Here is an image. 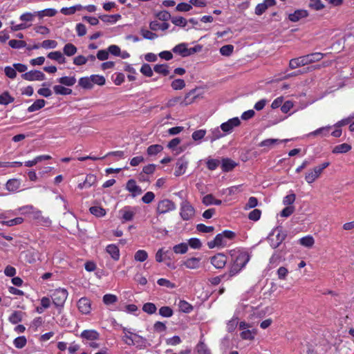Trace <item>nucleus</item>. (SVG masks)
<instances>
[{
	"instance_id": "nucleus-1",
	"label": "nucleus",
	"mask_w": 354,
	"mask_h": 354,
	"mask_svg": "<svg viewBox=\"0 0 354 354\" xmlns=\"http://www.w3.org/2000/svg\"><path fill=\"white\" fill-rule=\"evenodd\" d=\"M230 254L233 261L229 271L230 277L239 273L248 263L250 256L248 252L242 250H232Z\"/></svg>"
},
{
	"instance_id": "nucleus-2",
	"label": "nucleus",
	"mask_w": 354,
	"mask_h": 354,
	"mask_svg": "<svg viewBox=\"0 0 354 354\" xmlns=\"http://www.w3.org/2000/svg\"><path fill=\"white\" fill-rule=\"evenodd\" d=\"M324 57V54L321 53H313L306 55L301 56L290 60L289 67L291 69H295L300 66H304L315 62L321 60Z\"/></svg>"
},
{
	"instance_id": "nucleus-3",
	"label": "nucleus",
	"mask_w": 354,
	"mask_h": 354,
	"mask_svg": "<svg viewBox=\"0 0 354 354\" xmlns=\"http://www.w3.org/2000/svg\"><path fill=\"white\" fill-rule=\"evenodd\" d=\"M180 215L183 221H189L195 215V209L187 200L180 203Z\"/></svg>"
},
{
	"instance_id": "nucleus-4",
	"label": "nucleus",
	"mask_w": 354,
	"mask_h": 354,
	"mask_svg": "<svg viewBox=\"0 0 354 354\" xmlns=\"http://www.w3.org/2000/svg\"><path fill=\"white\" fill-rule=\"evenodd\" d=\"M136 214V207L125 206L118 211V218L122 223L131 221Z\"/></svg>"
},
{
	"instance_id": "nucleus-5",
	"label": "nucleus",
	"mask_w": 354,
	"mask_h": 354,
	"mask_svg": "<svg viewBox=\"0 0 354 354\" xmlns=\"http://www.w3.org/2000/svg\"><path fill=\"white\" fill-rule=\"evenodd\" d=\"M68 296V292L65 289H56L51 295L53 304L56 307H62Z\"/></svg>"
},
{
	"instance_id": "nucleus-6",
	"label": "nucleus",
	"mask_w": 354,
	"mask_h": 354,
	"mask_svg": "<svg viewBox=\"0 0 354 354\" xmlns=\"http://www.w3.org/2000/svg\"><path fill=\"white\" fill-rule=\"evenodd\" d=\"M176 208V204L173 201L169 199H164L158 202L156 212L158 214H162L174 210Z\"/></svg>"
},
{
	"instance_id": "nucleus-7",
	"label": "nucleus",
	"mask_w": 354,
	"mask_h": 354,
	"mask_svg": "<svg viewBox=\"0 0 354 354\" xmlns=\"http://www.w3.org/2000/svg\"><path fill=\"white\" fill-rule=\"evenodd\" d=\"M21 78L27 81H42L46 79L44 73L37 70H32L21 75Z\"/></svg>"
},
{
	"instance_id": "nucleus-8",
	"label": "nucleus",
	"mask_w": 354,
	"mask_h": 354,
	"mask_svg": "<svg viewBox=\"0 0 354 354\" xmlns=\"http://www.w3.org/2000/svg\"><path fill=\"white\" fill-rule=\"evenodd\" d=\"M227 257L223 253H218L210 258V263L216 269L223 268L227 263Z\"/></svg>"
},
{
	"instance_id": "nucleus-9",
	"label": "nucleus",
	"mask_w": 354,
	"mask_h": 354,
	"mask_svg": "<svg viewBox=\"0 0 354 354\" xmlns=\"http://www.w3.org/2000/svg\"><path fill=\"white\" fill-rule=\"evenodd\" d=\"M286 234L283 232H279L275 237L273 236V234L271 233L268 235L267 239L270 243V246L273 249L277 248L282 242L286 239Z\"/></svg>"
},
{
	"instance_id": "nucleus-10",
	"label": "nucleus",
	"mask_w": 354,
	"mask_h": 354,
	"mask_svg": "<svg viewBox=\"0 0 354 354\" xmlns=\"http://www.w3.org/2000/svg\"><path fill=\"white\" fill-rule=\"evenodd\" d=\"M240 123L241 122L239 118H233L221 124V129L225 134L230 133L234 127L239 126Z\"/></svg>"
},
{
	"instance_id": "nucleus-11",
	"label": "nucleus",
	"mask_w": 354,
	"mask_h": 354,
	"mask_svg": "<svg viewBox=\"0 0 354 354\" xmlns=\"http://www.w3.org/2000/svg\"><path fill=\"white\" fill-rule=\"evenodd\" d=\"M134 339L129 337L130 342H127L128 345H136L139 348H145L147 347V339L137 334H134Z\"/></svg>"
},
{
	"instance_id": "nucleus-12",
	"label": "nucleus",
	"mask_w": 354,
	"mask_h": 354,
	"mask_svg": "<svg viewBox=\"0 0 354 354\" xmlns=\"http://www.w3.org/2000/svg\"><path fill=\"white\" fill-rule=\"evenodd\" d=\"M227 244V241L222 235L221 233L218 234L214 240L207 242V246L209 248L212 249L216 247H223Z\"/></svg>"
},
{
	"instance_id": "nucleus-13",
	"label": "nucleus",
	"mask_w": 354,
	"mask_h": 354,
	"mask_svg": "<svg viewBox=\"0 0 354 354\" xmlns=\"http://www.w3.org/2000/svg\"><path fill=\"white\" fill-rule=\"evenodd\" d=\"M127 189L131 193L133 197L138 196L142 193V189L136 185L134 180L130 179L127 183Z\"/></svg>"
},
{
	"instance_id": "nucleus-14",
	"label": "nucleus",
	"mask_w": 354,
	"mask_h": 354,
	"mask_svg": "<svg viewBox=\"0 0 354 354\" xmlns=\"http://www.w3.org/2000/svg\"><path fill=\"white\" fill-rule=\"evenodd\" d=\"M78 309L83 314H88L91 311V303L86 297L81 298L77 302Z\"/></svg>"
},
{
	"instance_id": "nucleus-15",
	"label": "nucleus",
	"mask_w": 354,
	"mask_h": 354,
	"mask_svg": "<svg viewBox=\"0 0 354 354\" xmlns=\"http://www.w3.org/2000/svg\"><path fill=\"white\" fill-rule=\"evenodd\" d=\"M308 13L306 10H297L293 13L288 15V19L292 22H297L301 19L308 17Z\"/></svg>"
},
{
	"instance_id": "nucleus-16",
	"label": "nucleus",
	"mask_w": 354,
	"mask_h": 354,
	"mask_svg": "<svg viewBox=\"0 0 354 354\" xmlns=\"http://www.w3.org/2000/svg\"><path fill=\"white\" fill-rule=\"evenodd\" d=\"M188 162L183 158L178 160L176 165L175 176H179L185 172Z\"/></svg>"
},
{
	"instance_id": "nucleus-17",
	"label": "nucleus",
	"mask_w": 354,
	"mask_h": 354,
	"mask_svg": "<svg viewBox=\"0 0 354 354\" xmlns=\"http://www.w3.org/2000/svg\"><path fill=\"white\" fill-rule=\"evenodd\" d=\"M99 337V333L95 330H84L80 334V337L90 341L98 339Z\"/></svg>"
},
{
	"instance_id": "nucleus-18",
	"label": "nucleus",
	"mask_w": 354,
	"mask_h": 354,
	"mask_svg": "<svg viewBox=\"0 0 354 354\" xmlns=\"http://www.w3.org/2000/svg\"><path fill=\"white\" fill-rule=\"evenodd\" d=\"M288 139L285 140H279V139H274V138H270L263 140L259 143V147H266L268 149H271L275 145H279L282 142H288Z\"/></svg>"
},
{
	"instance_id": "nucleus-19",
	"label": "nucleus",
	"mask_w": 354,
	"mask_h": 354,
	"mask_svg": "<svg viewBox=\"0 0 354 354\" xmlns=\"http://www.w3.org/2000/svg\"><path fill=\"white\" fill-rule=\"evenodd\" d=\"M201 258L191 257L183 262V265L189 269H197L200 266Z\"/></svg>"
},
{
	"instance_id": "nucleus-20",
	"label": "nucleus",
	"mask_w": 354,
	"mask_h": 354,
	"mask_svg": "<svg viewBox=\"0 0 354 354\" xmlns=\"http://www.w3.org/2000/svg\"><path fill=\"white\" fill-rule=\"evenodd\" d=\"M236 166V163L230 158H223L222 160L221 169L225 172L232 170Z\"/></svg>"
},
{
	"instance_id": "nucleus-21",
	"label": "nucleus",
	"mask_w": 354,
	"mask_h": 354,
	"mask_svg": "<svg viewBox=\"0 0 354 354\" xmlns=\"http://www.w3.org/2000/svg\"><path fill=\"white\" fill-rule=\"evenodd\" d=\"M172 51L180 55L182 57H187V44L181 43L174 47Z\"/></svg>"
},
{
	"instance_id": "nucleus-22",
	"label": "nucleus",
	"mask_w": 354,
	"mask_h": 354,
	"mask_svg": "<svg viewBox=\"0 0 354 354\" xmlns=\"http://www.w3.org/2000/svg\"><path fill=\"white\" fill-rule=\"evenodd\" d=\"M46 104V101L44 99L36 100L34 103L30 105L27 111L29 113H32L42 109Z\"/></svg>"
},
{
	"instance_id": "nucleus-23",
	"label": "nucleus",
	"mask_w": 354,
	"mask_h": 354,
	"mask_svg": "<svg viewBox=\"0 0 354 354\" xmlns=\"http://www.w3.org/2000/svg\"><path fill=\"white\" fill-rule=\"evenodd\" d=\"M47 57L57 61L59 64H64L66 62V58L60 51L50 52L48 54Z\"/></svg>"
},
{
	"instance_id": "nucleus-24",
	"label": "nucleus",
	"mask_w": 354,
	"mask_h": 354,
	"mask_svg": "<svg viewBox=\"0 0 354 354\" xmlns=\"http://www.w3.org/2000/svg\"><path fill=\"white\" fill-rule=\"evenodd\" d=\"M351 149V146L347 143H343L335 146L332 152L333 153H344L349 151Z\"/></svg>"
},
{
	"instance_id": "nucleus-25",
	"label": "nucleus",
	"mask_w": 354,
	"mask_h": 354,
	"mask_svg": "<svg viewBox=\"0 0 354 354\" xmlns=\"http://www.w3.org/2000/svg\"><path fill=\"white\" fill-rule=\"evenodd\" d=\"M169 27V24L167 22H164L162 24H159L157 21H151L149 24V28L151 30L156 31L158 29H160L162 30H165L168 29Z\"/></svg>"
},
{
	"instance_id": "nucleus-26",
	"label": "nucleus",
	"mask_w": 354,
	"mask_h": 354,
	"mask_svg": "<svg viewBox=\"0 0 354 354\" xmlns=\"http://www.w3.org/2000/svg\"><path fill=\"white\" fill-rule=\"evenodd\" d=\"M89 212L91 214H92L96 217L104 216L106 213V210L104 208L97 205L91 207L89 208Z\"/></svg>"
},
{
	"instance_id": "nucleus-27",
	"label": "nucleus",
	"mask_w": 354,
	"mask_h": 354,
	"mask_svg": "<svg viewBox=\"0 0 354 354\" xmlns=\"http://www.w3.org/2000/svg\"><path fill=\"white\" fill-rule=\"evenodd\" d=\"M57 82L62 85H65L66 86H72L76 82V79L75 77H68L64 76L57 79Z\"/></svg>"
},
{
	"instance_id": "nucleus-28",
	"label": "nucleus",
	"mask_w": 354,
	"mask_h": 354,
	"mask_svg": "<svg viewBox=\"0 0 354 354\" xmlns=\"http://www.w3.org/2000/svg\"><path fill=\"white\" fill-rule=\"evenodd\" d=\"M299 243L306 248H312L315 243V240L312 236H306L299 240Z\"/></svg>"
},
{
	"instance_id": "nucleus-29",
	"label": "nucleus",
	"mask_w": 354,
	"mask_h": 354,
	"mask_svg": "<svg viewBox=\"0 0 354 354\" xmlns=\"http://www.w3.org/2000/svg\"><path fill=\"white\" fill-rule=\"evenodd\" d=\"M57 10L54 8H46L41 11L35 12L39 18H42L44 16L53 17L57 14Z\"/></svg>"
},
{
	"instance_id": "nucleus-30",
	"label": "nucleus",
	"mask_w": 354,
	"mask_h": 354,
	"mask_svg": "<svg viewBox=\"0 0 354 354\" xmlns=\"http://www.w3.org/2000/svg\"><path fill=\"white\" fill-rule=\"evenodd\" d=\"M53 90L57 95H66L72 93V90L71 88H66L62 85L54 86Z\"/></svg>"
},
{
	"instance_id": "nucleus-31",
	"label": "nucleus",
	"mask_w": 354,
	"mask_h": 354,
	"mask_svg": "<svg viewBox=\"0 0 354 354\" xmlns=\"http://www.w3.org/2000/svg\"><path fill=\"white\" fill-rule=\"evenodd\" d=\"M15 98L12 97L8 91L3 92L0 95V104L8 105L14 102Z\"/></svg>"
},
{
	"instance_id": "nucleus-32",
	"label": "nucleus",
	"mask_w": 354,
	"mask_h": 354,
	"mask_svg": "<svg viewBox=\"0 0 354 354\" xmlns=\"http://www.w3.org/2000/svg\"><path fill=\"white\" fill-rule=\"evenodd\" d=\"M20 187V182L17 179H10L6 183V189L10 192H15Z\"/></svg>"
},
{
	"instance_id": "nucleus-33",
	"label": "nucleus",
	"mask_w": 354,
	"mask_h": 354,
	"mask_svg": "<svg viewBox=\"0 0 354 354\" xmlns=\"http://www.w3.org/2000/svg\"><path fill=\"white\" fill-rule=\"evenodd\" d=\"M225 133H222L218 128H216L212 130L211 135L208 136L209 140L213 142L214 141L223 137Z\"/></svg>"
},
{
	"instance_id": "nucleus-34",
	"label": "nucleus",
	"mask_w": 354,
	"mask_h": 354,
	"mask_svg": "<svg viewBox=\"0 0 354 354\" xmlns=\"http://www.w3.org/2000/svg\"><path fill=\"white\" fill-rule=\"evenodd\" d=\"M23 313L21 311H14L11 315L9 317V321L13 324H16L22 320Z\"/></svg>"
},
{
	"instance_id": "nucleus-35",
	"label": "nucleus",
	"mask_w": 354,
	"mask_h": 354,
	"mask_svg": "<svg viewBox=\"0 0 354 354\" xmlns=\"http://www.w3.org/2000/svg\"><path fill=\"white\" fill-rule=\"evenodd\" d=\"M163 147L160 145H150L147 150L149 156H155L162 151Z\"/></svg>"
},
{
	"instance_id": "nucleus-36",
	"label": "nucleus",
	"mask_w": 354,
	"mask_h": 354,
	"mask_svg": "<svg viewBox=\"0 0 354 354\" xmlns=\"http://www.w3.org/2000/svg\"><path fill=\"white\" fill-rule=\"evenodd\" d=\"M64 53L67 56H72L77 52V48L71 43L66 44L63 48Z\"/></svg>"
},
{
	"instance_id": "nucleus-37",
	"label": "nucleus",
	"mask_w": 354,
	"mask_h": 354,
	"mask_svg": "<svg viewBox=\"0 0 354 354\" xmlns=\"http://www.w3.org/2000/svg\"><path fill=\"white\" fill-rule=\"evenodd\" d=\"M153 70L156 73L162 74L164 76H167L169 73L167 64H157L153 67Z\"/></svg>"
},
{
	"instance_id": "nucleus-38",
	"label": "nucleus",
	"mask_w": 354,
	"mask_h": 354,
	"mask_svg": "<svg viewBox=\"0 0 354 354\" xmlns=\"http://www.w3.org/2000/svg\"><path fill=\"white\" fill-rule=\"evenodd\" d=\"M173 250L176 254H185L188 250V245L185 243H181L174 245Z\"/></svg>"
},
{
	"instance_id": "nucleus-39",
	"label": "nucleus",
	"mask_w": 354,
	"mask_h": 354,
	"mask_svg": "<svg viewBox=\"0 0 354 354\" xmlns=\"http://www.w3.org/2000/svg\"><path fill=\"white\" fill-rule=\"evenodd\" d=\"M178 307H179L180 310H181L183 313H190L193 309L192 306L184 300H180L179 301Z\"/></svg>"
},
{
	"instance_id": "nucleus-40",
	"label": "nucleus",
	"mask_w": 354,
	"mask_h": 354,
	"mask_svg": "<svg viewBox=\"0 0 354 354\" xmlns=\"http://www.w3.org/2000/svg\"><path fill=\"white\" fill-rule=\"evenodd\" d=\"M148 258L147 252L144 250H138L134 255V259L136 261L139 262H143Z\"/></svg>"
},
{
	"instance_id": "nucleus-41",
	"label": "nucleus",
	"mask_w": 354,
	"mask_h": 354,
	"mask_svg": "<svg viewBox=\"0 0 354 354\" xmlns=\"http://www.w3.org/2000/svg\"><path fill=\"white\" fill-rule=\"evenodd\" d=\"M79 85L86 89H91L93 88L91 77H81L79 80Z\"/></svg>"
},
{
	"instance_id": "nucleus-42",
	"label": "nucleus",
	"mask_w": 354,
	"mask_h": 354,
	"mask_svg": "<svg viewBox=\"0 0 354 354\" xmlns=\"http://www.w3.org/2000/svg\"><path fill=\"white\" fill-rule=\"evenodd\" d=\"M9 46L15 49H19L26 46V42L23 40L11 39L8 42Z\"/></svg>"
},
{
	"instance_id": "nucleus-43",
	"label": "nucleus",
	"mask_w": 354,
	"mask_h": 354,
	"mask_svg": "<svg viewBox=\"0 0 354 354\" xmlns=\"http://www.w3.org/2000/svg\"><path fill=\"white\" fill-rule=\"evenodd\" d=\"M24 221V218H21V217H17V218H15L13 219H10L9 221H1V225H7V226H14V225H19L21 223H22Z\"/></svg>"
},
{
	"instance_id": "nucleus-44",
	"label": "nucleus",
	"mask_w": 354,
	"mask_h": 354,
	"mask_svg": "<svg viewBox=\"0 0 354 354\" xmlns=\"http://www.w3.org/2000/svg\"><path fill=\"white\" fill-rule=\"evenodd\" d=\"M157 308L153 303H146L142 306V310L149 315H152L156 312Z\"/></svg>"
},
{
	"instance_id": "nucleus-45",
	"label": "nucleus",
	"mask_w": 354,
	"mask_h": 354,
	"mask_svg": "<svg viewBox=\"0 0 354 354\" xmlns=\"http://www.w3.org/2000/svg\"><path fill=\"white\" fill-rule=\"evenodd\" d=\"M331 128L330 126L324 127H321L319 129H317V130L311 132L310 133V136H325L328 134L329 129Z\"/></svg>"
},
{
	"instance_id": "nucleus-46",
	"label": "nucleus",
	"mask_w": 354,
	"mask_h": 354,
	"mask_svg": "<svg viewBox=\"0 0 354 354\" xmlns=\"http://www.w3.org/2000/svg\"><path fill=\"white\" fill-rule=\"evenodd\" d=\"M27 340L25 336L17 337L14 339V345L17 348H22L26 344Z\"/></svg>"
},
{
	"instance_id": "nucleus-47",
	"label": "nucleus",
	"mask_w": 354,
	"mask_h": 354,
	"mask_svg": "<svg viewBox=\"0 0 354 354\" xmlns=\"http://www.w3.org/2000/svg\"><path fill=\"white\" fill-rule=\"evenodd\" d=\"M91 83L93 84H97V85H100V86H102L105 84V78L102 76V75H91Z\"/></svg>"
},
{
	"instance_id": "nucleus-48",
	"label": "nucleus",
	"mask_w": 354,
	"mask_h": 354,
	"mask_svg": "<svg viewBox=\"0 0 354 354\" xmlns=\"http://www.w3.org/2000/svg\"><path fill=\"white\" fill-rule=\"evenodd\" d=\"M281 259H284L283 258V255L281 254V251H276L270 257V263L271 264H278Z\"/></svg>"
},
{
	"instance_id": "nucleus-49",
	"label": "nucleus",
	"mask_w": 354,
	"mask_h": 354,
	"mask_svg": "<svg viewBox=\"0 0 354 354\" xmlns=\"http://www.w3.org/2000/svg\"><path fill=\"white\" fill-rule=\"evenodd\" d=\"M256 334L255 330H245L241 333L240 335L243 339L252 340L254 338Z\"/></svg>"
},
{
	"instance_id": "nucleus-50",
	"label": "nucleus",
	"mask_w": 354,
	"mask_h": 354,
	"mask_svg": "<svg viewBox=\"0 0 354 354\" xmlns=\"http://www.w3.org/2000/svg\"><path fill=\"white\" fill-rule=\"evenodd\" d=\"M234 50V46L231 44H227L222 46L220 48V53L223 56H230Z\"/></svg>"
},
{
	"instance_id": "nucleus-51",
	"label": "nucleus",
	"mask_w": 354,
	"mask_h": 354,
	"mask_svg": "<svg viewBox=\"0 0 354 354\" xmlns=\"http://www.w3.org/2000/svg\"><path fill=\"white\" fill-rule=\"evenodd\" d=\"M111 53V46L106 50H100L97 53V57L101 61L106 60L109 58V53Z\"/></svg>"
},
{
	"instance_id": "nucleus-52",
	"label": "nucleus",
	"mask_w": 354,
	"mask_h": 354,
	"mask_svg": "<svg viewBox=\"0 0 354 354\" xmlns=\"http://www.w3.org/2000/svg\"><path fill=\"white\" fill-rule=\"evenodd\" d=\"M206 134V130L205 129H200L195 131L192 135V138L194 141H200L201 140Z\"/></svg>"
},
{
	"instance_id": "nucleus-53",
	"label": "nucleus",
	"mask_w": 354,
	"mask_h": 354,
	"mask_svg": "<svg viewBox=\"0 0 354 354\" xmlns=\"http://www.w3.org/2000/svg\"><path fill=\"white\" fill-rule=\"evenodd\" d=\"M171 21L176 26L180 27H185L187 23V20L183 17H174Z\"/></svg>"
},
{
	"instance_id": "nucleus-54",
	"label": "nucleus",
	"mask_w": 354,
	"mask_h": 354,
	"mask_svg": "<svg viewBox=\"0 0 354 354\" xmlns=\"http://www.w3.org/2000/svg\"><path fill=\"white\" fill-rule=\"evenodd\" d=\"M159 314L164 317H170L173 315V310L169 306H162L159 309Z\"/></svg>"
},
{
	"instance_id": "nucleus-55",
	"label": "nucleus",
	"mask_w": 354,
	"mask_h": 354,
	"mask_svg": "<svg viewBox=\"0 0 354 354\" xmlns=\"http://www.w3.org/2000/svg\"><path fill=\"white\" fill-rule=\"evenodd\" d=\"M171 86L174 90H180L185 86V82L182 79H176L171 82Z\"/></svg>"
},
{
	"instance_id": "nucleus-56",
	"label": "nucleus",
	"mask_w": 354,
	"mask_h": 354,
	"mask_svg": "<svg viewBox=\"0 0 354 354\" xmlns=\"http://www.w3.org/2000/svg\"><path fill=\"white\" fill-rule=\"evenodd\" d=\"M196 349L198 354H211L210 351L203 342H200L197 344Z\"/></svg>"
},
{
	"instance_id": "nucleus-57",
	"label": "nucleus",
	"mask_w": 354,
	"mask_h": 354,
	"mask_svg": "<svg viewBox=\"0 0 354 354\" xmlns=\"http://www.w3.org/2000/svg\"><path fill=\"white\" fill-rule=\"evenodd\" d=\"M4 72L6 75L10 79H15L17 77V71L14 67L6 66Z\"/></svg>"
},
{
	"instance_id": "nucleus-58",
	"label": "nucleus",
	"mask_w": 354,
	"mask_h": 354,
	"mask_svg": "<svg viewBox=\"0 0 354 354\" xmlns=\"http://www.w3.org/2000/svg\"><path fill=\"white\" fill-rule=\"evenodd\" d=\"M196 230L200 232L209 233L213 232L214 227L213 226H207L203 223H200L196 225Z\"/></svg>"
},
{
	"instance_id": "nucleus-59",
	"label": "nucleus",
	"mask_w": 354,
	"mask_h": 354,
	"mask_svg": "<svg viewBox=\"0 0 354 354\" xmlns=\"http://www.w3.org/2000/svg\"><path fill=\"white\" fill-rule=\"evenodd\" d=\"M156 17L158 18V19L162 21H167L169 19L171 20V16L170 13L167 10L160 11L158 13L156 14Z\"/></svg>"
},
{
	"instance_id": "nucleus-60",
	"label": "nucleus",
	"mask_w": 354,
	"mask_h": 354,
	"mask_svg": "<svg viewBox=\"0 0 354 354\" xmlns=\"http://www.w3.org/2000/svg\"><path fill=\"white\" fill-rule=\"evenodd\" d=\"M140 32L145 39L149 40H153L158 37V35L156 33H153L148 30H145L143 28L141 29Z\"/></svg>"
},
{
	"instance_id": "nucleus-61",
	"label": "nucleus",
	"mask_w": 354,
	"mask_h": 354,
	"mask_svg": "<svg viewBox=\"0 0 354 354\" xmlns=\"http://www.w3.org/2000/svg\"><path fill=\"white\" fill-rule=\"evenodd\" d=\"M140 72L147 77H151L153 75V71L148 64H144L142 66Z\"/></svg>"
},
{
	"instance_id": "nucleus-62",
	"label": "nucleus",
	"mask_w": 354,
	"mask_h": 354,
	"mask_svg": "<svg viewBox=\"0 0 354 354\" xmlns=\"http://www.w3.org/2000/svg\"><path fill=\"white\" fill-rule=\"evenodd\" d=\"M309 6L315 10H320L324 8L321 0H310Z\"/></svg>"
},
{
	"instance_id": "nucleus-63",
	"label": "nucleus",
	"mask_w": 354,
	"mask_h": 354,
	"mask_svg": "<svg viewBox=\"0 0 354 354\" xmlns=\"http://www.w3.org/2000/svg\"><path fill=\"white\" fill-rule=\"evenodd\" d=\"M192 6L191 4L187 3H180L176 7V10L178 12H188L192 10Z\"/></svg>"
},
{
	"instance_id": "nucleus-64",
	"label": "nucleus",
	"mask_w": 354,
	"mask_h": 354,
	"mask_svg": "<svg viewBox=\"0 0 354 354\" xmlns=\"http://www.w3.org/2000/svg\"><path fill=\"white\" fill-rule=\"evenodd\" d=\"M261 214V210H259L258 209H254L249 213L248 218L252 221H257L260 218Z\"/></svg>"
}]
</instances>
